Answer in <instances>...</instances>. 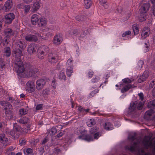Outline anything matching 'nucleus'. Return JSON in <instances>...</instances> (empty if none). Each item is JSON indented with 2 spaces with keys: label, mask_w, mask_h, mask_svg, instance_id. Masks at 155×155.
Listing matches in <instances>:
<instances>
[{
  "label": "nucleus",
  "mask_w": 155,
  "mask_h": 155,
  "mask_svg": "<svg viewBox=\"0 0 155 155\" xmlns=\"http://www.w3.org/2000/svg\"><path fill=\"white\" fill-rule=\"evenodd\" d=\"M100 80V78L99 77L96 76L95 78H93L92 79L91 81L93 83H97Z\"/></svg>",
  "instance_id": "864d4df0"
},
{
  "label": "nucleus",
  "mask_w": 155,
  "mask_h": 155,
  "mask_svg": "<svg viewBox=\"0 0 155 155\" xmlns=\"http://www.w3.org/2000/svg\"><path fill=\"white\" fill-rule=\"evenodd\" d=\"M87 131L84 129L82 130L81 133V135L78 137V138L79 139H82L88 141H92L93 140V137L91 134H87Z\"/></svg>",
  "instance_id": "39448f33"
},
{
  "label": "nucleus",
  "mask_w": 155,
  "mask_h": 155,
  "mask_svg": "<svg viewBox=\"0 0 155 155\" xmlns=\"http://www.w3.org/2000/svg\"><path fill=\"white\" fill-rule=\"evenodd\" d=\"M18 68L15 69L18 75L23 78H29L39 74L38 69L31 65H28L24 68L22 64Z\"/></svg>",
  "instance_id": "f257e3e1"
},
{
  "label": "nucleus",
  "mask_w": 155,
  "mask_h": 155,
  "mask_svg": "<svg viewBox=\"0 0 155 155\" xmlns=\"http://www.w3.org/2000/svg\"><path fill=\"white\" fill-rule=\"evenodd\" d=\"M37 49L35 44H30L28 46L27 51L30 54H31L35 52Z\"/></svg>",
  "instance_id": "dca6fc26"
},
{
  "label": "nucleus",
  "mask_w": 155,
  "mask_h": 155,
  "mask_svg": "<svg viewBox=\"0 0 155 155\" xmlns=\"http://www.w3.org/2000/svg\"><path fill=\"white\" fill-rule=\"evenodd\" d=\"M99 91V90L97 89H96L95 90H94V91H92L90 93V97H92L94 96L95 94L98 92Z\"/></svg>",
  "instance_id": "6e6d98bb"
},
{
  "label": "nucleus",
  "mask_w": 155,
  "mask_h": 155,
  "mask_svg": "<svg viewBox=\"0 0 155 155\" xmlns=\"http://www.w3.org/2000/svg\"><path fill=\"white\" fill-rule=\"evenodd\" d=\"M101 133L99 132H96L93 135V139H98V138L101 136Z\"/></svg>",
  "instance_id": "8fccbe9b"
},
{
  "label": "nucleus",
  "mask_w": 155,
  "mask_h": 155,
  "mask_svg": "<svg viewBox=\"0 0 155 155\" xmlns=\"http://www.w3.org/2000/svg\"><path fill=\"white\" fill-rule=\"evenodd\" d=\"M4 55L6 57H9L11 55V51L10 47H7L4 48Z\"/></svg>",
  "instance_id": "7c9ffc66"
},
{
  "label": "nucleus",
  "mask_w": 155,
  "mask_h": 155,
  "mask_svg": "<svg viewBox=\"0 0 155 155\" xmlns=\"http://www.w3.org/2000/svg\"><path fill=\"white\" fill-rule=\"evenodd\" d=\"M73 68L72 66H68L66 69L67 75L68 77H70L73 73Z\"/></svg>",
  "instance_id": "e433bc0d"
},
{
  "label": "nucleus",
  "mask_w": 155,
  "mask_h": 155,
  "mask_svg": "<svg viewBox=\"0 0 155 155\" xmlns=\"http://www.w3.org/2000/svg\"><path fill=\"white\" fill-rule=\"evenodd\" d=\"M21 128L20 126H15L14 127L13 130L15 132H17L19 133V135L21 131Z\"/></svg>",
  "instance_id": "3c124183"
},
{
  "label": "nucleus",
  "mask_w": 155,
  "mask_h": 155,
  "mask_svg": "<svg viewBox=\"0 0 155 155\" xmlns=\"http://www.w3.org/2000/svg\"><path fill=\"white\" fill-rule=\"evenodd\" d=\"M150 7V5L148 3L143 4L139 9L140 13H144V14L146 13Z\"/></svg>",
  "instance_id": "2eb2a0df"
},
{
  "label": "nucleus",
  "mask_w": 155,
  "mask_h": 155,
  "mask_svg": "<svg viewBox=\"0 0 155 155\" xmlns=\"http://www.w3.org/2000/svg\"><path fill=\"white\" fill-rule=\"evenodd\" d=\"M18 122L21 124H25L29 123L30 120L28 117H23L20 119Z\"/></svg>",
  "instance_id": "bb28decb"
},
{
  "label": "nucleus",
  "mask_w": 155,
  "mask_h": 155,
  "mask_svg": "<svg viewBox=\"0 0 155 155\" xmlns=\"http://www.w3.org/2000/svg\"><path fill=\"white\" fill-rule=\"evenodd\" d=\"M7 100L8 101H9L11 103H12L14 102L15 99L13 97H8L7 98Z\"/></svg>",
  "instance_id": "0e129e2a"
},
{
  "label": "nucleus",
  "mask_w": 155,
  "mask_h": 155,
  "mask_svg": "<svg viewBox=\"0 0 155 155\" xmlns=\"http://www.w3.org/2000/svg\"><path fill=\"white\" fill-rule=\"evenodd\" d=\"M58 58L57 54L55 52H51L49 54L48 56V61L52 63L58 62Z\"/></svg>",
  "instance_id": "1a4fd4ad"
},
{
  "label": "nucleus",
  "mask_w": 155,
  "mask_h": 155,
  "mask_svg": "<svg viewBox=\"0 0 155 155\" xmlns=\"http://www.w3.org/2000/svg\"><path fill=\"white\" fill-rule=\"evenodd\" d=\"M138 153L139 155H155V145L152 150V155L145 152L143 149L139 151Z\"/></svg>",
  "instance_id": "a878e982"
},
{
  "label": "nucleus",
  "mask_w": 155,
  "mask_h": 155,
  "mask_svg": "<svg viewBox=\"0 0 155 155\" xmlns=\"http://www.w3.org/2000/svg\"><path fill=\"white\" fill-rule=\"evenodd\" d=\"M143 103L142 102H139V103L137 102V109L139 110H141L143 108Z\"/></svg>",
  "instance_id": "13d9d810"
},
{
  "label": "nucleus",
  "mask_w": 155,
  "mask_h": 155,
  "mask_svg": "<svg viewBox=\"0 0 155 155\" xmlns=\"http://www.w3.org/2000/svg\"><path fill=\"white\" fill-rule=\"evenodd\" d=\"M57 132V129L53 127L49 130V133L50 135H54Z\"/></svg>",
  "instance_id": "de8ad7c7"
},
{
  "label": "nucleus",
  "mask_w": 155,
  "mask_h": 155,
  "mask_svg": "<svg viewBox=\"0 0 155 155\" xmlns=\"http://www.w3.org/2000/svg\"><path fill=\"white\" fill-rule=\"evenodd\" d=\"M155 84V81L153 80L150 82L149 85V87L150 88H152L153 87Z\"/></svg>",
  "instance_id": "774afa93"
},
{
  "label": "nucleus",
  "mask_w": 155,
  "mask_h": 155,
  "mask_svg": "<svg viewBox=\"0 0 155 155\" xmlns=\"http://www.w3.org/2000/svg\"><path fill=\"white\" fill-rule=\"evenodd\" d=\"M27 112L26 110L24 108L20 109L19 111V114L21 115H25L27 114Z\"/></svg>",
  "instance_id": "603ef678"
},
{
  "label": "nucleus",
  "mask_w": 155,
  "mask_h": 155,
  "mask_svg": "<svg viewBox=\"0 0 155 155\" xmlns=\"http://www.w3.org/2000/svg\"><path fill=\"white\" fill-rule=\"evenodd\" d=\"M49 50V48L45 45L40 47L37 51V55L38 58L41 59L44 58L48 53Z\"/></svg>",
  "instance_id": "20e7f679"
},
{
  "label": "nucleus",
  "mask_w": 155,
  "mask_h": 155,
  "mask_svg": "<svg viewBox=\"0 0 155 155\" xmlns=\"http://www.w3.org/2000/svg\"><path fill=\"white\" fill-rule=\"evenodd\" d=\"M95 123V120L94 118L90 119L87 122V126L90 127L94 125Z\"/></svg>",
  "instance_id": "ea45409f"
},
{
  "label": "nucleus",
  "mask_w": 155,
  "mask_h": 155,
  "mask_svg": "<svg viewBox=\"0 0 155 155\" xmlns=\"http://www.w3.org/2000/svg\"><path fill=\"white\" fill-rule=\"evenodd\" d=\"M149 108H153L155 107V100L149 101L147 104Z\"/></svg>",
  "instance_id": "79ce46f5"
},
{
  "label": "nucleus",
  "mask_w": 155,
  "mask_h": 155,
  "mask_svg": "<svg viewBox=\"0 0 155 155\" xmlns=\"http://www.w3.org/2000/svg\"><path fill=\"white\" fill-rule=\"evenodd\" d=\"M150 2L152 4L151 13L155 17V0H150Z\"/></svg>",
  "instance_id": "58836bf2"
},
{
  "label": "nucleus",
  "mask_w": 155,
  "mask_h": 155,
  "mask_svg": "<svg viewBox=\"0 0 155 155\" xmlns=\"http://www.w3.org/2000/svg\"><path fill=\"white\" fill-rule=\"evenodd\" d=\"M58 77L61 80H64V81L65 80L66 78L64 72L62 71H61L59 73Z\"/></svg>",
  "instance_id": "a19ab883"
},
{
  "label": "nucleus",
  "mask_w": 155,
  "mask_h": 155,
  "mask_svg": "<svg viewBox=\"0 0 155 155\" xmlns=\"http://www.w3.org/2000/svg\"><path fill=\"white\" fill-rule=\"evenodd\" d=\"M5 62L4 59L0 58V71H3L5 68Z\"/></svg>",
  "instance_id": "473e14b6"
},
{
  "label": "nucleus",
  "mask_w": 155,
  "mask_h": 155,
  "mask_svg": "<svg viewBox=\"0 0 155 155\" xmlns=\"http://www.w3.org/2000/svg\"><path fill=\"white\" fill-rule=\"evenodd\" d=\"M123 83L125 84H130L131 83V80L128 78H126L123 79L122 80Z\"/></svg>",
  "instance_id": "bf43d9fd"
},
{
  "label": "nucleus",
  "mask_w": 155,
  "mask_h": 155,
  "mask_svg": "<svg viewBox=\"0 0 155 155\" xmlns=\"http://www.w3.org/2000/svg\"><path fill=\"white\" fill-rule=\"evenodd\" d=\"M147 13H140V15L139 17V21L140 22H142L146 19Z\"/></svg>",
  "instance_id": "4c0bfd02"
},
{
  "label": "nucleus",
  "mask_w": 155,
  "mask_h": 155,
  "mask_svg": "<svg viewBox=\"0 0 155 155\" xmlns=\"http://www.w3.org/2000/svg\"><path fill=\"white\" fill-rule=\"evenodd\" d=\"M61 152V150L58 147H56L54 148V153L55 154H58Z\"/></svg>",
  "instance_id": "680f3d73"
},
{
  "label": "nucleus",
  "mask_w": 155,
  "mask_h": 155,
  "mask_svg": "<svg viewBox=\"0 0 155 155\" xmlns=\"http://www.w3.org/2000/svg\"><path fill=\"white\" fill-rule=\"evenodd\" d=\"M142 143L144 146L145 148H142L139 149L138 150V153H139V151L143 149L145 152L152 155V152L151 153L150 152H149L148 149L149 147L150 148L152 147L153 146L154 143H153L151 141H150V138L147 137H145L144 138Z\"/></svg>",
  "instance_id": "7ed1b4c3"
},
{
  "label": "nucleus",
  "mask_w": 155,
  "mask_h": 155,
  "mask_svg": "<svg viewBox=\"0 0 155 155\" xmlns=\"http://www.w3.org/2000/svg\"><path fill=\"white\" fill-rule=\"evenodd\" d=\"M35 88L36 87L33 81H29L27 82L26 88L29 92L31 93L34 92L35 91Z\"/></svg>",
  "instance_id": "0eeeda50"
},
{
  "label": "nucleus",
  "mask_w": 155,
  "mask_h": 155,
  "mask_svg": "<svg viewBox=\"0 0 155 155\" xmlns=\"http://www.w3.org/2000/svg\"><path fill=\"white\" fill-rule=\"evenodd\" d=\"M98 129L97 127H94L91 128L90 130V132L91 135H93V134H95L96 132H98Z\"/></svg>",
  "instance_id": "c03bdc74"
},
{
  "label": "nucleus",
  "mask_w": 155,
  "mask_h": 155,
  "mask_svg": "<svg viewBox=\"0 0 155 155\" xmlns=\"http://www.w3.org/2000/svg\"><path fill=\"white\" fill-rule=\"evenodd\" d=\"M150 33L149 28L147 27H145L144 28L141 33V37L144 39L148 36Z\"/></svg>",
  "instance_id": "6ab92c4d"
},
{
  "label": "nucleus",
  "mask_w": 155,
  "mask_h": 155,
  "mask_svg": "<svg viewBox=\"0 0 155 155\" xmlns=\"http://www.w3.org/2000/svg\"><path fill=\"white\" fill-rule=\"evenodd\" d=\"M132 27L134 35H137L139 31V25L135 24L133 25Z\"/></svg>",
  "instance_id": "c9c22d12"
},
{
  "label": "nucleus",
  "mask_w": 155,
  "mask_h": 155,
  "mask_svg": "<svg viewBox=\"0 0 155 155\" xmlns=\"http://www.w3.org/2000/svg\"><path fill=\"white\" fill-rule=\"evenodd\" d=\"M50 91L48 88H46L43 90L42 93V96L44 97H46L49 93Z\"/></svg>",
  "instance_id": "37998d69"
},
{
  "label": "nucleus",
  "mask_w": 155,
  "mask_h": 155,
  "mask_svg": "<svg viewBox=\"0 0 155 155\" xmlns=\"http://www.w3.org/2000/svg\"><path fill=\"white\" fill-rule=\"evenodd\" d=\"M128 139L133 141L134 140L136 139V136L135 134L133 135H130L128 137Z\"/></svg>",
  "instance_id": "e2e57ef3"
},
{
  "label": "nucleus",
  "mask_w": 155,
  "mask_h": 155,
  "mask_svg": "<svg viewBox=\"0 0 155 155\" xmlns=\"http://www.w3.org/2000/svg\"><path fill=\"white\" fill-rule=\"evenodd\" d=\"M48 137H45L43 140L41 144L44 146L45 145L46 143L48 141Z\"/></svg>",
  "instance_id": "052dcab7"
},
{
  "label": "nucleus",
  "mask_w": 155,
  "mask_h": 155,
  "mask_svg": "<svg viewBox=\"0 0 155 155\" xmlns=\"http://www.w3.org/2000/svg\"><path fill=\"white\" fill-rule=\"evenodd\" d=\"M92 2L91 0H84V7L86 9L89 8L92 5Z\"/></svg>",
  "instance_id": "2f4dec72"
},
{
  "label": "nucleus",
  "mask_w": 155,
  "mask_h": 155,
  "mask_svg": "<svg viewBox=\"0 0 155 155\" xmlns=\"http://www.w3.org/2000/svg\"><path fill=\"white\" fill-rule=\"evenodd\" d=\"M30 8L31 6L30 5H25L23 8L24 9V12L26 13H28L30 10Z\"/></svg>",
  "instance_id": "5fc2aeb1"
},
{
  "label": "nucleus",
  "mask_w": 155,
  "mask_h": 155,
  "mask_svg": "<svg viewBox=\"0 0 155 155\" xmlns=\"http://www.w3.org/2000/svg\"><path fill=\"white\" fill-rule=\"evenodd\" d=\"M132 86L130 84H127L122 88L121 90V92L122 93H124L127 91L129 89L131 88Z\"/></svg>",
  "instance_id": "72a5a7b5"
},
{
  "label": "nucleus",
  "mask_w": 155,
  "mask_h": 155,
  "mask_svg": "<svg viewBox=\"0 0 155 155\" xmlns=\"http://www.w3.org/2000/svg\"><path fill=\"white\" fill-rule=\"evenodd\" d=\"M84 19V16L83 15H78L76 17V19L79 21H82Z\"/></svg>",
  "instance_id": "09e8293b"
},
{
  "label": "nucleus",
  "mask_w": 155,
  "mask_h": 155,
  "mask_svg": "<svg viewBox=\"0 0 155 155\" xmlns=\"http://www.w3.org/2000/svg\"><path fill=\"white\" fill-rule=\"evenodd\" d=\"M16 46L22 49H24L26 46V45L23 41L18 40H16L15 42Z\"/></svg>",
  "instance_id": "a211bd4d"
},
{
  "label": "nucleus",
  "mask_w": 155,
  "mask_h": 155,
  "mask_svg": "<svg viewBox=\"0 0 155 155\" xmlns=\"http://www.w3.org/2000/svg\"><path fill=\"white\" fill-rule=\"evenodd\" d=\"M125 148L126 150H128L132 152H135L138 149V143L137 142H134L132 145L127 146Z\"/></svg>",
  "instance_id": "ddd939ff"
},
{
  "label": "nucleus",
  "mask_w": 155,
  "mask_h": 155,
  "mask_svg": "<svg viewBox=\"0 0 155 155\" xmlns=\"http://www.w3.org/2000/svg\"><path fill=\"white\" fill-rule=\"evenodd\" d=\"M143 64V61H139L137 63V65L136 66L138 70H140Z\"/></svg>",
  "instance_id": "a18cd8bd"
},
{
  "label": "nucleus",
  "mask_w": 155,
  "mask_h": 155,
  "mask_svg": "<svg viewBox=\"0 0 155 155\" xmlns=\"http://www.w3.org/2000/svg\"><path fill=\"white\" fill-rule=\"evenodd\" d=\"M15 18V16L13 13H9L7 14L5 16V23L7 24H11Z\"/></svg>",
  "instance_id": "9b49d317"
},
{
  "label": "nucleus",
  "mask_w": 155,
  "mask_h": 155,
  "mask_svg": "<svg viewBox=\"0 0 155 155\" xmlns=\"http://www.w3.org/2000/svg\"><path fill=\"white\" fill-rule=\"evenodd\" d=\"M26 141L25 139H20L19 141V143L21 145L25 144Z\"/></svg>",
  "instance_id": "338daca9"
},
{
  "label": "nucleus",
  "mask_w": 155,
  "mask_h": 155,
  "mask_svg": "<svg viewBox=\"0 0 155 155\" xmlns=\"http://www.w3.org/2000/svg\"><path fill=\"white\" fill-rule=\"evenodd\" d=\"M4 34L6 38L5 40V43L8 44V41L10 37L13 35L14 34V31L10 28H8L5 29L4 31Z\"/></svg>",
  "instance_id": "423d86ee"
},
{
  "label": "nucleus",
  "mask_w": 155,
  "mask_h": 155,
  "mask_svg": "<svg viewBox=\"0 0 155 155\" xmlns=\"http://www.w3.org/2000/svg\"><path fill=\"white\" fill-rule=\"evenodd\" d=\"M39 35L38 33H37L36 35L28 34L25 36V39L27 41L35 42L38 40V36Z\"/></svg>",
  "instance_id": "f8f14e48"
},
{
  "label": "nucleus",
  "mask_w": 155,
  "mask_h": 155,
  "mask_svg": "<svg viewBox=\"0 0 155 155\" xmlns=\"http://www.w3.org/2000/svg\"><path fill=\"white\" fill-rule=\"evenodd\" d=\"M131 32L130 31H128L123 33L122 34L123 37L129 36L131 34Z\"/></svg>",
  "instance_id": "4d7b16f0"
},
{
  "label": "nucleus",
  "mask_w": 155,
  "mask_h": 155,
  "mask_svg": "<svg viewBox=\"0 0 155 155\" xmlns=\"http://www.w3.org/2000/svg\"><path fill=\"white\" fill-rule=\"evenodd\" d=\"M12 55L15 58L14 60L15 69L18 68L23 64V62L21 60V57L22 55V51L19 48L14 49L12 52Z\"/></svg>",
  "instance_id": "f03ea898"
},
{
  "label": "nucleus",
  "mask_w": 155,
  "mask_h": 155,
  "mask_svg": "<svg viewBox=\"0 0 155 155\" xmlns=\"http://www.w3.org/2000/svg\"><path fill=\"white\" fill-rule=\"evenodd\" d=\"M4 107V109L6 110V112L8 113H8H11L12 110V105L7 101H2L0 103Z\"/></svg>",
  "instance_id": "9d476101"
},
{
  "label": "nucleus",
  "mask_w": 155,
  "mask_h": 155,
  "mask_svg": "<svg viewBox=\"0 0 155 155\" xmlns=\"http://www.w3.org/2000/svg\"><path fill=\"white\" fill-rule=\"evenodd\" d=\"M39 18L37 14H33L31 17V22L33 25H36L37 24Z\"/></svg>",
  "instance_id": "4be33fe9"
},
{
  "label": "nucleus",
  "mask_w": 155,
  "mask_h": 155,
  "mask_svg": "<svg viewBox=\"0 0 155 155\" xmlns=\"http://www.w3.org/2000/svg\"><path fill=\"white\" fill-rule=\"evenodd\" d=\"M23 152L24 154L26 155H34L33 150L30 148L24 149Z\"/></svg>",
  "instance_id": "c756f323"
},
{
  "label": "nucleus",
  "mask_w": 155,
  "mask_h": 155,
  "mask_svg": "<svg viewBox=\"0 0 155 155\" xmlns=\"http://www.w3.org/2000/svg\"><path fill=\"white\" fill-rule=\"evenodd\" d=\"M104 127L105 129L107 130H111L113 129V127L111 124L108 122L105 123Z\"/></svg>",
  "instance_id": "f704fd0d"
},
{
  "label": "nucleus",
  "mask_w": 155,
  "mask_h": 155,
  "mask_svg": "<svg viewBox=\"0 0 155 155\" xmlns=\"http://www.w3.org/2000/svg\"><path fill=\"white\" fill-rule=\"evenodd\" d=\"M6 134L11 135L14 138H18L19 137V133L15 132L14 130H11L8 128H6L5 130Z\"/></svg>",
  "instance_id": "4468645a"
},
{
  "label": "nucleus",
  "mask_w": 155,
  "mask_h": 155,
  "mask_svg": "<svg viewBox=\"0 0 155 155\" xmlns=\"http://www.w3.org/2000/svg\"><path fill=\"white\" fill-rule=\"evenodd\" d=\"M40 7L39 2V1H36L33 4L31 11L32 12L37 11L39 8Z\"/></svg>",
  "instance_id": "b1692460"
},
{
  "label": "nucleus",
  "mask_w": 155,
  "mask_h": 155,
  "mask_svg": "<svg viewBox=\"0 0 155 155\" xmlns=\"http://www.w3.org/2000/svg\"><path fill=\"white\" fill-rule=\"evenodd\" d=\"M47 20L44 18H39L37 25L39 27L45 26L47 24Z\"/></svg>",
  "instance_id": "5701e85b"
},
{
  "label": "nucleus",
  "mask_w": 155,
  "mask_h": 155,
  "mask_svg": "<svg viewBox=\"0 0 155 155\" xmlns=\"http://www.w3.org/2000/svg\"><path fill=\"white\" fill-rule=\"evenodd\" d=\"M94 72L92 70H90L88 73V77L90 78H91L93 76Z\"/></svg>",
  "instance_id": "69168bd1"
},
{
  "label": "nucleus",
  "mask_w": 155,
  "mask_h": 155,
  "mask_svg": "<svg viewBox=\"0 0 155 155\" xmlns=\"http://www.w3.org/2000/svg\"><path fill=\"white\" fill-rule=\"evenodd\" d=\"M12 6V0H8L4 5V8L6 12H8Z\"/></svg>",
  "instance_id": "412c9836"
},
{
  "label": "nucleus",
  "mask_w": 155,
  "mask_h": 155,
  "mask_svg": "<svg viewBox=\"0 0 155 155\" xmlns=\"http://www.w3.org/2000/svg\"><path fill=\"white\" fill-rule=\"evenodd\" d=\"M62 41V38L61 34H57L54 37V43L57 44H60Z\"/></svg>",
  "instance_id": "aec40b11"
},
{
  "label": "nucleus",
  "mask_w": 155,
  "mask_h": 155,
  "mask_svg": "<svg viewBox=\"0 0 155 155\" xmlns=\"http://www.w3.org/2000/svg\"><path fill=\"white\" fill-rule=\"evenodd\" d=\"M154 113L155 111L154 110L152 109H150L146 112L144 117L148 120L151 116L154 115Z\"/></svg>",
  "instance_id": "393cba45"
},
{
  "label": "nucleus",
  "mask_w": 155,
  "mask_h": 155,
  "mask_svg": "<svg viewBox=\"0 0 155 155\" xmlns=\"http://www.w3.org/2000/svg\"><path fill=\"white\" fill-rule=\"evenodd\" d=\"M46 83V80L43 79H39L36 82V90L40 91L42 90Z\"/></svg>",
  "instance_id": "6e6552de"
},
{
  "label": "nucleus",
  "mask_w": 155,
  "mask_h": 155,
  "mask_svg": "<svg viewBox=\"0 0 155 155\" xmlns=\"http://www.w3.org/2000/svg\"><path fill=\"white\" fill-rule=\"evenodd\" d=\"M8 141V139L5 137L4 134H0V142L5 144Z\"/></svg>",
  "instance_id": "c85d7f7f"
},
{
  "label": "nucleus",
  "mask_w": 155,
  "mask_h": 155,
  "mask_svg": "<svg viewBox=\"0 0 155 155\" xmlns=\"http://www.w3.org/2000/svg\"><path fill=\"white\" fill-rule=\"evenodd\" d=\"M73 61V60L72 58L69 59L67 62V65L68 66H72V67Z\"/></svg>",
  "instance_id": "49530a36"
},
{
  "label": "nucleus",
  "mask_w": 155,
  "mask_h": 155,
  "mask_svg": "<svg viewBox=\"0 0 155 155\" xmlns=\"http://www.w3.org/2000/svg\"><path fill=\"white\" fill-rule=\"evenodd\" d=\"M149 73L148 71H145L143 73L142 75L140 76V78L138 80L139 83H141L145 81L149 76Z\"/></svg>",
  "instance_id": "f3484780"
},
{
  "label": "nucleus",
  "mask_w": 155,
  "mask_h": 155,
  "mask_svg": "<svg viewBox=\"0 0 155 155\" xmlns=\"http://www.w3.org/2000/svg\"><path fill=\"white\" fill-rule=\"evenodd\" d=\"M137 104V101H135L130 103V106L129 108L130 112H133L136 109Z\"/></svg>",
  "instance_id": "cd10ccee"
}]
</instances>
